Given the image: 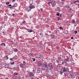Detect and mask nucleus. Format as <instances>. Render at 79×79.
Wrapping results in <instances>:
<instances>
[{
	"mask_svg": "<svg viewBox=\"0 0 79 79\" xmlns=\"http://www.w3.org/2000/svg\"><path fill=\"white\" fill-rule=\"evenodd\" d=\"M48 4L50 6L52 5V7H54L56 5V4L55 3V1H52L50 2H48Z\"/></svg>",
	"mask_w": 79,
	"mask_h": 79,
	"instance_id": "nucleus-1",
	"label": "nucleus"
},
{
	"mask_svg": "<svg viewBox=\"0 0 79 79\" xmlns=\"http://www.w3.org/2000/svg\"><path fill=\"white\" fill-rule=\"evenodd\" d=\"M34 8H35V6H34V5H32L30 6L27 9V10L29 12V11L31 10V9H34Z\"/></svg>",
	"mask_w": 79,
	"mask_h": 79,
	"instance_id": "nucleus-2",
	"label": "nucleus"
},
{
	"mask_svg": "<svg viewBox=\"0 0 79 79\" xmlns=\"http://www.w3.org/2000/svg\"><path fill=\"white\" fill-rule=\"evenodd\" d=\"M62 69H63V72H69V69L68 68L63 67Z\"/></svg>",
	"mask_w": 79,
	"mask_h": 79,
	"instance_id": "nucleus-3",
	"label": "nucleus"
},
{
	"mask_svg": "<svg viewBox=\"0 0 79 79\" xmlns=\"http://www.w3.org/2000/svg\"><path fill=\"white\" fill-rule=\"evenodd\" d=\"M25 65V64H23L20 63L19 64V66L21 68L23 69V68H24V66Z\"/></svg>",
	"mask_w": 79,
	"mask_h": 79,
	"instance_id": "nucleus-4",
	"label": "nucleus"
},
{
	"mask_svg": "<svg viewBox=\"0 0 79 79\" xmlns=\"http://www.w3.org/2000/svg\"><path fill=\"white\" fill-rule=\"evenodd\" d=\"M51 38L52 39H54L55 37V34H52L51 35Z\"/></svg>",
	"mask_w": 79,
	"mask_h": 79,
	"instance_id": "nucleus-5",
	"label": "nucleus"
},
{
	"mask_svg": "<svg viewBox=\"0 0 79 79\" xmlns=\"http://www.w3.org/2000/svg\"><path fill=\"white\" fill-rule=\"evenodd\" d=\"M28 74H29V75L30 76H34V74L32 72L29 73H28Z\"/></svg>",
	"mask_w": 79,
	"mask_h": 79,
	"instance_id": "nucleus-6",
	"label": "nucleus"
},
{
	"mask_svg": "<svg viewBox=\"0 0 79 79\" xmlns=\"http://www.w3.org/2000/svg\"><path fill=\"white\" fill-rule=\"evenodd\" d=\"M43 66L44 67H45V68H47L48 67V65H47V63H45L43 65Z\"/></svg>",
	"mask_w": 79,
	"mask_h": 79,
	"instance_id": "nucleus-7",
	"label": "nucleus"
},
{
	"mask_svg": "<svg viewBox=\"0 0 79 79\" xmlns=\"http://www.w3.org/2000/svg\"><path fill=\"white\" fill-rule=\"evenodd\" d=\"M27 31L28 32H33V31H33V30L30 29H28Z\"/></svg>",
	"mask_w": 79,
	"mask_h": 79,
	"instance_id": "nucleus-8",
	"label": "nucleus"
},
{
	"mask_svg": "<svg viewBox=\"0 0 79 79\" xmlns=\"http://www.w3.org/2000/svg\"><path fill=\"white\" fill-rule=\"evenodd\" d=\"M37 64L39 66H40L42 65V63L40 62H39Z\"/></svg>",
	"mask_w": 79,
	"mask_h": 79,
	"instance_id": "nucleus-9",
	"label": "nucleus"
},
{
	"mask_svg": "<svg viewBox=\"0 0 79 79\" xmlns=\"http://www.w3.org/2000/svg\"><path fill=\"white\" fill-rule=\"evenodd\" d=\"M39 56V58H43L44 57V56H42V54H40Z\"/></svg>",
	"mask_w": 79,
	"mask_h": 79,
	"instance_id": "nucleus-10",
	"label": "nucleus"
},
{
	"mask_svg": "<svg viewBox=\"0 0 79 79\" xmlns=\"http://www.w3.org/2000/svg\"><path fill=\"white\" fill-rule=\"evenodd\" d=\"M49 67H50V69H53V65L52 64L51 65L49 66Z\"/></svg>",
	"mask_w": 79,
	"mask_h": 79,
	"instance_id": "nucleus-11",
	"label": "nucleus"
},
{
	"mask_svg": "<svg viewBox=\"0 0 79 79\" xmlns=\"http://www.w3.org/2000/svg\"><path fill=\"white\" fill-rule=\"evenodd\" d=\"M65 61H69V58H68V57L66 58V57H65Z\"/></svg>",
	"mask_w": 79,
	"mask_h": 79,
	"instance_id": "nucleus-12",
	"label": "nucleus"
},
{
	"mask_svg": "<svg viewBox=\"0 0 79 79\" xmlns=\"http://www.w3.org/2000/svg\"><path fill=\"white\" fill-rule=\"evenodd\" d=\"M14 51L15 52H17L18 51V50L16 48H15L14 50Z\"/></svg>",
	"mask_w": 79,
	"mask_h": 79,
	"instance_id": "nucleus-13",
	"label": "nucleus"
},
{
	"mask_svg": "<svg viewBox=\"0 0 79 79\" xmlns=\"http://www.w3.org/2000/svg\"><path fill=\"white\" fill-rule=\"evenodd\" d=\"M1 45H2V46H5V44L2 43L1 44Z\"/></svg>",
	"mask_w": 79,
	"mask_h": 79,
	"instance_id": "nucleus-14",
	"label": "nucleus"
},
{
	"mask_svg": "<svg viewBox=\"0 0 79 79\" xmlns=\"http://www.w3.org/2000/svg\"><path fill=\"white\" fill-rule=\"evenodd\" d=\"M75 22L76 21L74 19H73L72 21V23H75Z\"/></svg>",
	"mask_w": 79,
	"mask_h": 79,
	"instance_id": "nucleus-15",
	"label": "nucleus"
},
{
	"mask_svg": "<svg viewBox=\"0 0 79 79\" xmlns=\"http://www.w3.org/2000/svg\"><path fill=\"white\" fill-rule=\"evenodd\" d=\"M71 78L72 79H74V78H75V77H74V75H72V76H71Z\"/></svg>",
	"mask_w": 79,
	"mask_h": 79,
	"instance_id": "nucleus-16",
	"label": "nucleus"
},
{
	"mask_svg": "<svg viewBox=\"0 0 79 79\" xmlns=\"http://www.w3.org/2000/svg\"><path fill=\"white\" fill-rule=\"evenodd\" d=\"M30 5H32L33 4V1H31L30 2Z\"/></svg>",
	"mask_w": 79,
	"mask_h": 79,
	"instance_id": "nucleus-17",
	"label": "nucleus"
},
{
	"mask_svg": "<svg viewBox=\"0 0 79 79\" xmlns=\"http://www.w3.org/2000/svg\"><path fill=\"white\" fill-rule=\"evenodd\" d=\"M40 70H39V69H38L37 70V73H40Z\"/></svg>",
	"mask_w": 79,
	"mask_h": 79,
	"instance_id": "nucleus-18",
	"label": "nucleus"
},
{
	"mask_svg": "<svg viewBox=\"0 0 79 79\" xmlns=\"http://www.w3.org/2000/svg\"><path fill=\"white\" fill-rule=\"evenodd\" d=\"M33 55H34V54L32 53H30V56H33Z\"/></svg>",
	"mask_w": 79,
	"mask_h": 79,
	"instance_id": "nucleus-19",
	"label": "nucleus"
},
{
	"mask_svg": "<svg viewBox=\"0 0 79 79\" xmlns=\"http://www.w3.org/2000/svg\"><path fill=\"white\" fill-rule=\"evenodd\" d=\"M57 69H60V66L57 65Z\"/></svg>",
	"mask_w": 79,
	"mask_h": 79,
	"instance_id": "nucleus-20",
	"label": "nucleus"
},
{
	"mask_svg": "<svg viewBox=\"0 0 79 79\" xmlns=\"http://www.w3.org/2000/svg\"><path fill=\"white\" fill-rule=\"evenodd\" d=\"M56 61L57 63H60V61H59V60H56Z\"/></svg>",
	"mask_w": 79,
	"mask_h": 79,
	"instance_id": "nucleus-21",
	"label": "nucleus"
},
{
	"mask_svg": "<svg viewBox=\"0 0 79 79\" xmlns=\"http://www.w3.org/2000/svg\"><path fill=\"white\" fill-rule=\"evenodd\" d=\"M15 64V62L13 61L12 62H11V63H10V64L11 65H13L14 64Z\"/></svg>",
	"mask_w": 79,
	"mask_h": 79,
	"instance_id": "nucleus-22",
	"label": "nucleus"
},
{
	"mask_svg": "<svg viewBox=\"0 0 79 79\" xmlns=\"http://www.w3.org/2000/svg\"><path fill=\"white\" fill-rule=\"evenodd\" d=\"M32 60L33 61H35V59L34 58H32Z\"/></svg>",
	"mask_w": 79,
	"mask_h": 79,
	"instance_id": "nucleus-23",
	"label": "nucleus"
},
{
	"mask_svg": "<svg viewBox=\"0 0 79 79\" xmlns=\"http://www.w3.org/2000/svg\"><path fill=\"white\" fill-rule=\"evenodd\" d=\"M60 74H61V75H62L63 74V72L60 71Z\"/></svg>",
	"mask_w": 79,
	"mask_h": 79,
	"instance_id": "nucleus-24",
	"label": "nucleus"
},
{
	"mask_svg": "<svg viewBox=\"0 0 79 79\" xmlns=\"http://www.w3.org/2000/svg\"><path fill=\"white\" fill-rule=\"evenodd\" d=\"M74 33L75 34H77V31H75Z\"/></svg>",
	"mask_w": 79,
	"mask_h": 79,
	"instance_id": "nucleus-25",
	"label": "nucleus"
},
{
	"mask_svg": "<svg viewBox=\"0 0 79 79\" xmlns=\"http://www.w3.org/2000/svg\"><path fill=\"white\" fill-rule=\"evenodd\" d=\"M56 16H59V15H60L59 13H58L56 14Z\"/></svg>",
	"mask_w": 79,
	"mask_h": 79,
	"instance_id": "nucleus-26",
	"label": "nucleus"
},
{
	"mask_svg": "<svg viewBox=\"0 0 79 79\" xmlns=\"http://www.w3.org/2000/svg\"><path fill=\"white\" fill-rule=\"evenodd\" d=\"M59 28L60 29H61V30H63V28L61 27H59Z\"/></svg>",
	"mask_w": 79,
	"mask_h": 79,
	"instance_id": "nucleus-27",
	"label": "nucleus"
},
{
	"mask_svg": "<svg viewBox=\"0 0 79 79\" xmlns=\"http://www.w3.org/2000/svg\"><path fill=\"white\" fill-rule=\"evenodd\" d=\"M6 5H8V4H10V2H6Z\"/></svg>",
	"mask_w": 79,
	"mask_h": 79,
	"instance_id": "nucleus-28",
	"label": "nucleus"
},
{
	"mask_svg": "<svg viewBox=\"0 0 79 79\" xmlns=\"http://www.w3.org/2000/svg\"><path fill=\"white\" fill-rule=\"evenodd\" d=\"M10 8L11 9V10H13V7L12 6V7H10Z\"/></svg>",
	"mask_w": 79,
	"mask_h": 79,
	"instance_id": "nucleus-29",
	"label": "nucleus"
},
{
	"mask_svg": "<svg viewBox=\"0 0 79 79\" xmlns=\"http://www.w3.org/2000/svg\"><path fill=\"white\" fill-rule=\"evenodd\" d=\"M14 58H15V57H14L12 58H10V60H13V59H14Z\"/></svg>",
	"mask_w": 79,
	"mask_h": 79,
	"instance_id": "nucleus-30",
	"label": "nucleus"
},
{
	"mask_svg": "<svg viewBox=\"0 0 79 79\" xmlns=\"http://www.w3.org/2000/svg\"><path fill=\"white\" fill-rule=\"evenodd\" d=\"M23 64H25V63H26V61H23Z\"/></svg>",
	"mask_w": 79,
	"mask_h": 79,
	"instance_id": "nucleus-31",
	"label": "nucleus"
},
{
	"mask_svg": "<svg viewBox=\"0 0 79 79\" xmlns=\"http://www.w3.org/2000/svg\"><path fill=\"white\" fill-rule=\"evenodd\" d=\"M14 74H15V75H16V76H17V75H18V73H15Z\"/></svg>",
	"mask_w": 79,
	"mask_h": 79,
	"instance_id": "nucleus-32",
	"label": "nucleus"
},
{
	"mask_svg": "<svg viewBox=\"0 0 79 79\" xmlns=\"http://www.w3.org/2000/svg\"><path fill=\"white\" fill-rule=\"evenodd\" d=\"M12 7H15H15H16V5L15 6V5H14V6H12Z\"/></svg>",
	"mask_w": 79,
	"mask_h": 79,
	"instance_id": "nucleus-33",
	"label": "nucleus"
},
{
	"mask_svg": "<svg viewBox=\"0 0 79 79\" xmlns=\"http://www.w3.org/2000/svg\"><path fill=\"white\" fill-rule=\"evenodd\" d=\"M25 22H26L25 21H23V22H22V23L23 24H24V23H25Z\"/></svg>",
	"mask_w": 79,
	"mask_h": 79,
	"instance_id": "nucleus-34",
	"label": "nucleus"
},
{
	"mask_svg": "<svg viewBox=\"0 0 79 79\" xmlns=\"http://www.w3.org/2000/svg\"><path fill=\"white\" fill-rule=\"evenodd\" d=\"M46 70L47 71V70H48V67H46Z\"/></svg>",
	"mask_w": 79,
	"mask_h": 79,
	"instance_id": "nucleus-35",
	"label": "nucleus"
},
{
	"mask_svg": "<svg viewBox=\"0 0 79 79\" xmlns=\"http://www.w3.org/2000/svg\"><path fill=\"white\" fill-rule=\"evenodd\" d=\"M46 27H49V26L48 25H46Z\"/></svg>",
	"mask_w": 79,
	"mask_h": 79,
	"instance_id": "nucleus-36",
	"label": "nucleus"
},
{
	"mask_svg": "<svg viewBox=\"0 0 79 79\" xmlns=\"http://www.w3.org/2000/svg\"><path fill=\"white\" fill-rule=\"evenodd\" d=\"M6 59H8V56H6Z\"/></svg>",
	"mask_w": 79,
	"mask_h": 79,
	"instance_id": "nucleus-37",
	"label": "nucleus"
},
{
	"mask_svg": "<svg viewBox=\"0 0 79 79\" xmlns=\"http://www.w3.org/2000/svg\"><path fill=\"white\" fill-rule=\"evenodd\" d=\"M74 39V37H71V39Z\"/></svg>",
	"mask_w": 79,
	"mask_h": 79,
	"instance_id": "nucleus-38",
	"label": "nucleus"
},
{
	"mask_svg": "<svg viewBox=\"0 0 79 79\" xmlns=\"http://www.w3.org/2000/svg\"><path fill=\"white\" fill-rule=\"evenodd\" d=\"M40 35L42 36H43V34L42 33H40Z\"/></svg>",
	"mask_w": 79,
	"mask_h": 79,
	"instance_id": "nucleus-39",
	"label": "nucleus"
},
{
	"mask_svg": "<svg viewBox=\"0 0 79 79\" xmlns=\"http://www.w3.org/2000/svg\"><path fill=\"white\" fill-rule=\"evenodd\" d=\"M16 0H12V2H15V1Z\"/></svg>",
	"mask_w": 79,
	"mask_h": 79,
	"instance_id": "nucleus-40",
	"label": "nucleus"
},
{
	"mask_svg": "<svg viewBox=\"0 0 79 79\" xmlns=\"http://www.w3.org/2000/svg\"><path fill=\"white\" fill-rule=\"evenodd\" d=\"M57 18H58L57 21H58V20H59L60 19V18L58 17H57Z\"/></svg>",
	"mask_w": 79,
	"mask_h": 79,
	"instance_id": "nucleus-41",
	"label": "nucleus"
},
{
	"mask_svg": "<svg viewBox=\"0 0 79 79\" xmlns=\"http://www.w3.org/2000/svg\"><path fill=\"white\" fill-rule=\"evenodd\" d=\"M70 69L71 70V71H72V69H73L72 68H70Z\"/></svg>",
	"mask_w": 79,
	"mask_h": 79,
	"instance_id": "nucleus-42",
	"label": "nucleus"
},
{
	"mask_svg": "<svg viewBox=\"0 0 79 79\" xmlns=\"http://www.w3.org/2000/svg\"><path fill=\"white\" fill-rule=\"evenodd\" d=\"M33 72H35V70H34V69H33Z\"/></svg>",
	"mask_w": 79,
	"mask_h": 79,
	"instance_id": "nucleus-43",
	"label": "nucleus"
},
{
	"mask_svg": "<svg viewBox=\"0 0 79 79\" xmlns=\"http://www.w3.org/2000/svg\"><path fill=\"white\" fill-rule=\"evenodd\" d=\"M5 79H9V78L8 77H6V78H5Z\"/></svg>",
	"mask_w": 79,
	"mask_h": 79,
	"instance_id": "nucleus-44",
	"label": "nucleus"
},
{
	"mask_svg": "<svg viewBox=\"0 0 79 79\" xmlns=\"http://www.w3.org/2000/svg\"><path fill=\"white\" fill-rule=\"evenodd\" d=\"M11 6V4H10L9 5V6Z\"/></svg>",
	"mask_w": 79,
	"mask_h": 79,
	"instance_id": "nucleus-45",
	"label": "nucleus"
},
{
	"mask_svg": "<svg viewBox=\"0 0 79 79\" xmlns=\"http://www.w3.org/2000/svg\"><path fill=\"white\" fill-rule=\"evenodd\" d=\"M76 2H77V1H75L74 2V3H76Z\"/></svg>",
	"mask_w": 79,
	"mask_h": 79,
	"instance_id": "nucleus-46",
	"label": "nucleus"
},
{
	"mask_svg": "<svg viewBox=\"0 0 79 79\" xmlns=\"http://www.w3.org/2000/svg\"><path fill=\"white\" fill-rule=\"evenodd\" d=\"M41 11H43V10H42V9L41 8L40 9Z\"/></svg>",
	"mask_w": 79,
	"mask_h": 79,
	"instance_id": "nucleus-47",
	"label": "nucleus"
},
{
	"mask_svg": "<svg viewBox=\"0 0 79 79\" xmlns=\"http://www.w3.org/2000/svg\"><path fill=\"white\" fill-rule=\"evenodd\" d=\"M34 77H32L31 78V79H34Z\"/></svg>",
	"mask_w": 79,
	"mask_h": 79,
	"instance_id": "nucleus-48",
	"label": "nucleus"
},
{
	"mask_svg": "<svg viewBox=\"0 0 79 79\" xmlns=\"http://www.w3.org/2000/svg\"><path fill=\"white\" fill-rule=\"evenodd\" d=\"M12 15H13V16H14V15H15V14H13Z\"/></svg>",
	"mask_w": 79,
	"mask_h": 79,
	"instance_id": "nucleus-49",
	"label": "nucleus"
},
{
	"mask_svg": "<svg viewBox=\"0 0 79 79\" xmlns=\"http://www.w3.org/2000/svg\"><path fill=\"white\" fill-rule=\"evenodd\" d=\"M12 44H14V42H12Z\"/></svg>",
	"mask_w": 79,
	"mask_h": 79,
	"instance_id": "nucleus-50",
	"label": "nucleus"
},
{
	"mask_svg": "<svg viewBox=\"0 0 79 79\" xmlns=\"http://www.w3.org/2000/svg\"><path fill=\"white\" fill-rule=\"evenodd\" d=\"M0 79H3V78H2V77H1V78H0Z\"/></svg>",
	"mask_w": 79,
	"mask_h": 79,
	"instance_id": "nucleus-51",
	"label": "nucleus"
},
{
	"mask_svg": "<svg viewBox=\"0 0 79 79\" xmlns=\"http://www.w3.org/2000/svg\"><path fill=\"white\" fill-rule=\"evenodd\" d=\"M64 75H65V76H66V74H64Z\"/></svg>",
	"mask_w": 79,
	"mask_h": 79,
	"instance_id": "nucleus-52",
	"label": "nucleus"
},
{
	"mask_svg": "<svg viewBox=\"0 0 79 79\" xmlns=\"http://www.w3.org/2000/svg\"><path fill=\"white\" fill-rule=\"evenodd\" d=\"M11 42H12H12H13V41H11Z\"/></svg>",
	"mask_w": 79,
	"mask_h": 79,
	"instance_id": "nucleus-53",
	"label": "nucleus"
},
{
	"mask_svg": "<svg viewBox=\"0 0 79 79\" xmlns=\"http://www.w3.org/2000/svg\"><path fill=\"white\" fill-rule=\"evenodd\" d=\"M62 63L63 64V62H62Z\"/></svg>",
	"mask_w": 79,
	"mask_h": 79,
	"instance_id": "nucleus-54",
	"label": "nucleus"
},
{
	"mask_svg": "<svg viewBox=\"0 0 79 79\" xmlns=\"http://www.w3.org/2000/svg\"><path fill=\"white\" fill-rule=\"evenodd\" d=\"M60 17H61V15H60Z\"/></svg>",
	"mask_w": 79,
	"mask_h": 79,
	"instance_id": "nucleus-55",
	"label": "nucleus"
},
{
	"mask_svg": "<svg viewBox=\"0 0 79 79\" xmlns=\"http://www.w3.org/2000/svg\"><path fill=\"white\" fill-rule=\"evenodd\" d=\"M72 16H73V15H71V17H72Z\"/></svg>",
	"mask_w": 79,
	"mask_h": 79,
	"instance_id": "nucleus-56",
	"label": "nucleus"
},
{
	"mask_svg": "<svg viewBox=\"0 0 79 79\" xmlns=\"http://www.w3.org/2000/svg\"><path fill=\"white\" fill-rule=\"evenodd\" d=\"M0 30L2 29V28H0Z\"/></svg>",
	"mask_w": 79,
	"mask_h": 79,
	"instance_id": "nucleus-57",
	"label": "nucleus"
},
{
	"mask_svg": "<svg viewBox=\"0 0 79 79\" xmlns=\"http://www.w3.org/2000/svg\"><path fill=\"white\" fill-rule=\"evenodd\" d=\"M2 26H1V28H2Z\"/></svg>",
	"mask_w": 79,
	"mask_h": 79,
	"instance_id": "nucleus-58",
	"label": "nucleus"
},
{
	"mask_svg": "<svg viewBox=\"0 0 79 79\" xmlns=\"http://www.w3.org/2000/svg\"><path fill=\"white\" fill-rule=\"evenodd\" d=\"M62 7V6H60V7Z\"/></svg>",
	"mask_w": 79,
	"mask_h": 79,
	"instance_id": "nucleus-59",
	"label": "nucleus"
},
{
	"mask_svg": "<svg viewBox=\"0 0 79 79\" xmlns=\"http://www.w3.org/2000/svg\"><path fill=\"white\" fill-rule=\"evenodd\" d=\"M78 8H79V6H78Z\"/></svg>",
	"mask_w": 79,
	"mask_h": 79,
	"instance_id": "nucleus-60",
	"label": "nucleus"
},
{
	"mask_svg": "<svg viewBox=\"0 0 79 79\" xmlns=\"http://www.w3.org/2000/svg\"><path fill=\"white\" fill-rule=\"evenodd\" d=\"M3 32H4L3 31Z\"/></svg>",
	"mask_w": 79,
	"mask_h": 79,
	"instance_id": "nucleus-61",
	"label": "nucleus"
},
{
	"mask_svg": "<svg viewBox=\"0 0 79 79\" xmlns=\"http://www.w3.org/2000/svg\"><path fill=\"white\" fill-rule=\"evenodd\" d=\"M78 5H79V4H78Z\"/></svg>",
	"mask_w": 79,
	"mask_h": 79,
	"instance_id": "nucleus-62",
	"label": "nucleus"
},
{
	"mask_svg": "<svg viewBox=\"0 0 79 79\" xmlns=\"http://www.w3.org/2000/svg\"><path fill=\"white\" fill-rule=\"evenodd\" d=\"M5 15H6V14H5Z\"/></svg>",
	"mask_w": 79,
	"mask_h": 79,
	"instance_id": "nucleus-63",
	"label": "nucleus"
},
{
	"mask_svg": "<svg viewBox=\"0 0 79 79\" xmlns=\"http://www.w3.org/2000/svg\"><path fill=\"white\" fill-rule=\"evenodd\" d=\"M0 55H1V54H0Z\"/></svg>",
	"mask_w": 79,
	"mask_h": 79,
	"instance_id": "nucleus-64",
	"label": "nucleus"
}]
</instances>
